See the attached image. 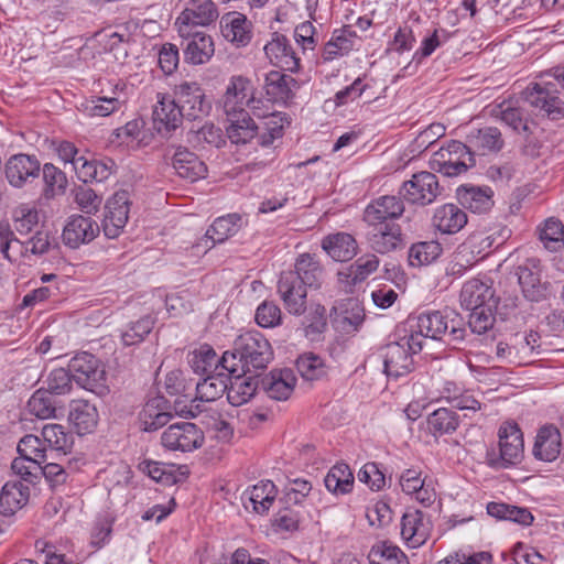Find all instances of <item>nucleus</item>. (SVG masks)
<instances>
[{
  "instance_id": "1",
  "label": "nucleus",
  "mask_w": 564,
  "mask_h": 564,
  "mask_svg": "<svg viewBox=\"0 0 564 564\" xmlns=\"http://www.w3.org/2000/svg\"><path fill=\"white\" fill-rule=\"evenodd\" d=\"M229 354L236 357L237 373L243 375L265 369L273 358L269 340L258 330H248L239 335Z\"/></svg>"
},
{
  "instance_id": "2",
  "label": "nucleus",
  "mask_w": 564,
  "mask_h": 564,
  "mask_svg": "<svg viewBox=\"0 0 564 564\" xmlns=\"http://www.w3.org/2000/svg\"><path fill=\"white\" fill-rule=\"evenodd\" d=\"M498 446L486 452V462L491 468L505 469L521 463L524 454L523 435L517 423L506 422L498 431Z\"/></svg>"
},
{
  "instance_id": "3",
  "label": "nucleus",
  "mask_w": 564,
  "mask_h": 564,
  "mask_svg": "<svg viewBox=\"0 0 564 564\" xmlns=\"http://www.w3.org/2000/svg\"><path fill=\"white\" fill-rule=\"evenodd\" d=\"M553 77L556 83L542 82L528 86L523 99L549 118L560 119L564 117V101L558 97L556 86L564 88V68H555Z\"/></svg>"
},
{
  "instance_id": "4",
  "label": "nucleus",
  "mask_w": 564,
  "mask_h": 564,
  "mask_svg": "<svg viewBox=\"0 0 564 564\" xmlns=\"http://www.w3.org/2000/svg\"><path fill=\"white\" fill-rule=\"evenodd\" d=\"M421 350V338L417 335H404L398 341L386 345L382 350L386 375L394 379L409 375L414 369L413 355Z\"/></svg>"
},
{
  "instance_id": "5",
  "label": "nucleus",
  "mask_w": 564,
  "mask_h": 564,
  "mask_svg": "<svg viewBox=\"0 0 564 564\" xmlns=\"http://www.w3.org/2000/svg\"><path fill=\"white\" fill-rule=\"evenodd\" d=\"M475 163L474 154L466 144L451 140L433 153L430 167L444 176L454 177L466 173Z\"/></svg>"
},
{
  "instance_id": "6",
  "label": "nucleus",
  "mask_w": 564,
  "mask_h": 564,
  "mask_svg": "<svg viewBox=\"0 0 564 564\" xmlns=\"http://www.w3.org/2000/svg\"><path fill=\"white\" fill-rule=\"evenodd\" d=\"M466 334V329L455 323L454 319L448 321V317L440 311L423 313L417 317L416 330L411 332L409 335H417L421 338L423 346L424 338L441 340L446 336V344L455 346L460 343Z\"/></svg>"
},
{
  "instance_id": "7",
  "label": "nucleus",
  "mask_w": 564,
  "mask_h": 564,
  "mask_svg": "<svg viewBox=\"0 0 564 564\" xmlns=\"http://www.w3.org/2000/svg\"><path fill=\"white\" fill-rule=\"evenodd\" d=\"M68 367L73 380L79 387L98 395L107 392L105 368L94 355L78 352L69 360Z\"/></svg>"
},
{
  "instance_id": "8",
  "label": "nucleus",
  "mask_w": 564,
  "mask_h": 564,
  "mask_svg": "<svg viewBox=\"0 0 564 564\" xmlns=\"http://www.w3.org/2000/svg\"><path fill=\"white\" fill-rule=\"evenodd\" d=\"M128 99L129 86L122 79H118L111 84L110 94L101 89L100 95L91 96L83 101L79 110L91 118L108 117L119 111L127 104Z\"/></svg>"
},
{
  "instance_id": "9",
  "label": "nucleus",
  "mask_w": 564,
  "mask_h": 564,
  "mask_svg": "<svg viewBox=\"0 0 564 564\" xmlns=\"http://www.w3.org/2000/svg\"><path fill=\"white\" fill-rule=\"evenodd\" d=\"M543 265L538 258H527L516 269L518 283L523 296L531 302H540L547 297L550 282L542 279Z\"/></svg>"
},
{
  "instance_id": "10",
  "label": "nucleus",
  "mask_w": 564,
  "mask_h": 564,
  "mask_svg": "<svg viewBox=\"0 0 564 564\" xmlns=\"http://www.w3.org/2000/svg\"><path fill=\"white\" fill-rule=\"evenodd\" d=\"M442 187L434 173L422 171L412 175V178L405 181L400 187L399 194L410 204L426 206L432 204L438 195Z\"/></svg>"
},
{
  "instance_id": "11",
  "label": "nucleus",
  "mask_w": 564,
  "mask_h": 564,
  "mask_svg": "<svg viewBox=\"0 0 564 564\" xmlns=\"http://www.w3.org/2000/svg\"><path fill=\"white\" fill-rule=\"evenodd\" d=\"M174 98L187 120L207 117L212 102L206 98L204 89L195 82H183L175 86Z\"/></svg>"
},
{
  "instance_id": "12",
  "label": "nucleus",
  "mask_w": 564,
  "mask_h": 564,
  "mask_svg": "<svg viewBox=\"0 0 564 564\" xmlns=\"http://www.w3.org/2000/svg\"><path fill=\"white\" fill-rule=\"evenodd\" d=\"M204 442L203 431L191 422L171 424L161 435V443L165 448L183 453L200 448Z\"/></svg>"
},
{
  "instance_id": "13",
  "label": "nucleus",
  "mask_w": 564,
  "mask_h": 564,
  "mask_svg": "<svg viewBox=\"0 0 564 564\" xmlns=\"http://www.w3.org/2000/svg\"><path fill=\"white\" fill-rule=\"evenodd\" d=\"M193 371L198 375L209 376L220 371L236 375V357L229 351H225L219 358L214 348L207 344L195 349L188 360Z\"/></svg>"
},
{
  "instance_id": "14",
  "label": "nucleus",
  "mask_w": 564,
  "mask_h": 564,
  "mask_svg": "<svg viewBox=\"0 0 564 564\" xmlns=\"http://www.w3.org/2000/svg\"><path fill=\"white\" fill-rule=\"evenodd\" d=\"M218 15L217 7L212 0H189L176 18L175 25L180 35H188V31L212 24Z\"/></svg>"
},
{
  "instance_id": "15",
  "label": "nucleus",
  "mask_w": 564,
  "mask_h": 564,
  "mask_svg": "<svg viewBox=\"0 0 564 564\" xmlns=\"http://www.w3.org/2000/svg\"><path fill=\"white\" fill-rule=\"evenodd\" d=\"M405 212L404 200L397 195H382L372 199L364 209L366 225L398 224Z\"/></svg>"
},
{
  "instance_id": "16",
  "label": "nucleus",
  "mask_w": 564,
  "mask_h": 564,
  "mask_svg": "<svg viewBox=\"0 0 564 564\" xmlns=\"http://www.w3.org/2000/svg\"><path fill=\"white\" fill-rule=\"evenodd\" d=\"M229 375L227 371H220L214 375L205 376L202 381L196 383V398L189 405V414L197 416L207 409L205 403H210L228 390Z\"/></svg>"
},
{
  "instance_id": "17",
  "label": "nucleus",
  "mask_w": 564,
  "mask_h": 564,
  "mask_svg": "<svg viewBox=\"0 0 564 564\" xmlns=\"http://www.w3.org/2000/svg\"><path fill=\"white\" fill-rule=\"evenodd\" d=\"M366 226V240L373 252L388 254L403 248L404 236L399 224Z\"/></svg>"
},
{
  "instance_id": "18",
  "label": "nucleus",
  "mask_w": 564,
  "mask_h": 564,
  "mask_svg": "<svg viewBox=\"0 0 564 564\" xmlns=\"http://www.w3.org/2000/svg\"><path fill=\"white\" fill-rule=\"evenodd\" d=\"M130 199L127 191H119L105 206L102 230L107 238L119 237L129 219Z\"/></svg>"
},
{
  "instance_id": "19",
  "label": "nucleus",
  "mask_w": 564,
  "mask_h": 564,
  "mask_svg": "<svg viewBox=\"0 0 564 564\" xmlns=\"http://www.w3.org/2000/svg\"><path fill=\"white\" fill-rule=\"evenodd\" d=\"M278 293L290 314L300 316L305 312L307 292L299 275L282 272L278 281Z\"/></svg>"
},
{
  "instance_id": "20",
  "label": "nucleus",
  "mask_w": 564,
  "mask_h": 564,
  "mask_svg": "<svg viewBox=\"0 0 564 564\" xmlns=\"http://www.w3.org/2000/svg\"><path fill=\"white\" fill-rule=\"evenodd\" d=\"M40 161L34 155L19 153L12 155L4 165V174L9 184L22 188L39 177Z\"/></svg>"
},
{
  "instance_id": "21",
  "label": "nucleus",
  "mask_w": 564,
  "mask_h": 564,
  "mask_svg": "<svg viewBox=\"0 0 564 564\" xmlns=\"http://www.w3.org/2000/svg\"><path fill=\"white\" fill-rule=\"evenodd\" d=\"M365 319V310L357 299L348 297L333 307L332 323L336 330L349 335L358 332Z\"/></svg>"
},
{
  "instance_id": "22",
  "label": "nucleus",
  "mask_w": 564,
  "mask_h": 564,
  "mask_svg": "<svg viewBox=\"0 0 564 564\" xmlns=\"http://www.w3.org/2000/svg\"><path fill=\"white\" fill-rule=\"evenodd\" d=\"M264 54L276 67L295 73L300 69V58L296 56L288 37L281 33H272L271 40L263 47Z\"/></svg>"
},
{
  "instance_id": "23",
  "label": "nucleus",
  "mask_w": 564,
  "mask_h": 564,
  "mask_svg": "<svg viewBox=\"0 0 564 564\" xmlns=\"http://www.w3.org/2000/svg\"><path fill=\"white\" fill-rule=\"evenodd\" d=\"M431 532L430 519L420 510L409 509L401 519V536L410 547H419L426 542Z\"/></svg>"
},
{
  "instance_id": "24",
  "label": "nucleus",
  "mask_w": 564,
  "mask_h": 564,
  "mask_svg": "<svg viewBox=\"0 0 564 564\" xmlns=\"http://www.w3.org/2000/svg\"><path fill=\"white\" fill-rule=\"evenodd\" d=\"M186 41L183 50L185 62L192 65H202L210 61L215 53L213 37L204 31L191 30L188 35H180Z\"/></svg>"
},
{
  "instance_id": "25",
  "label": "nucleus",
  "mask_w": 564,
  "mask_h": 564,
  "mask_svg": "<svg viewBox=\"0 0 564 564\" xmlns=\"http://www.w3.org/2000/svg\"><path fill=\"white\" fill-rule=\"evenodd\" d=\"M99 231L98 224L90 217L74 215L65 225L62 237L66 246L75 249L93 241Z\"/></svg>"
},
{
  "instance_id": "26",
  "label": "nucleus",
  "mask_w": 564,
  "mask_h": 564,
  "mask_svg": "<svg viewBox=\"0 0 564 564\" xmlns=\"http://www.w3.org/2000/svg\"><path fill=\"white\" fill-rule=\"evenodd\" d=\"M254 91L251 80L242 75L232 76L223 96V108L226 115L247 111L245 109L249 95Z\"/></svg>"
},
{
  "instance_id": "27",
  "label": "nucleus",
  "mask_w": 564,
  "mask_h": 564,
  "mask_svg": "<svg viewBox=\"0 0 564 564\" xmlns=\"http://www.w3.org/2000/svg\"><path fill=\"white\" fill-rule=\"evenodd\" d=\"M299 82L291 75L279 70H271L265 75L264 89L269 100L286 105L295 96Z\"/></svg>"
},
{
  "instance_id": "28",
  "label": "nucleus",
  "mask_w": 564,
  "mask_h": 564,
  "mask_svg": "<svg viewBox=\"0 0 564 564\" xmlns=\"http://www.w3.org/2000/svg\"><path fill=\"white\" fill-rule=\"evenodd\" d=\"M456 195L459 204L475 214H486L495 205L494 191L489 186L462 185Z\"/></svg>"
},
{
  "instance_id": "29",
  "label": "nucleus",
  "mask_w": 564,
  "mask_h": 564,
  "mask_svg": "<svg viewBox=\"0 0 564 564\" xmlns=\"http://www.w3.org/2000/svg\"><path fill=\"white\" fill-rule=\"evenodd\" d=\"M68 421L77 434L85 435L95 431L99 421V413L95 404L87 400H73L69 403Z\"/></svg>"
},
{
  "instance_id": "30",
  "label": "nucleus",
  "mask_w": 564,
  "mask_h": 564,
  "mask_svg": "<svg viewBox=\"0 0 564 564\" xmlns=\"http://www.w3.org/2000/svg\"><path fill=\"white\" fill-rule=\"evenodd\" d=\"M561 447L562 437L558 429L545 425L538 431L532 453L539 460L553 462L558 457Z\"/></svg>"
},
{
  "instance_id": "31",
  "label": "nucleus",
  "mask_w": 564,
  "mask_h": 564,
  "mask_svg": "<svg viewBox=\"0 0 564 564\" xmlns=\"http://www.w3.org/2000/svg\"><path fill=\"white\" fill-rule=\"evenodd\" d=\"M223 36L237 47L249 44L252 37V25L241 13H228L221 19Z\"/></svg>"
},
{
  "instance_id": "32",
  "label": "nucleus",
  "mask_w": 564,
  "mask_h": 564,
  "mask_svg": "<svg viewBox=\"0 0 564 564\" xmlns=\"http://www.w3.org/2000/svg\"><path fill=\"white\" fill-rule=\"evenodd\" d=\"M156 98L153 119L158 130L161 131L163 128L167 131L176 129L182 123L185 115L175 98H170L163 94H158Z\"/></svg>"
},
{
  "instance_id": "33",
  "label": "nucleus",
  "mask_w": 564,
  "mask_h": 564,
  "mask_svg": "<svg viewBox=\"0 0 564 564\" xmlns=\"http://www.w3.org/2000/svg\"><path fill=\"white\" fill-rule=\"evenodd\" d=\"M172 165L177 175L189 182L205 177L206 164L186 148H178L172 158Z\"/></svg>"
},
{
  "instance_id": "34",
  "label": "nucleus",
  "mask_w": 564,
  "mask_h": 564,
  "mask_svg": "<svg viewBox=\"0 0 564 564\" xmlns=\"http://www.w3.org/2000/svg\"><path fill=\"white\" fill-rule=\"evenodd\" d=\"M30 487L22 481H8L0 490V514L11 517L29 501Z\"/></svg>"
},
{
  "instance_id": "35",
  "label": "nucleus",
  "mask_w": 564,
  "mask_h": 564,
  "mask_svg": "<svg viewBox=\"0 0 564 564\" xmlns=\"http://www.w3.org/2000/svg\"><path fill=\"white\" fill-rule=\"evenodd\" d=\"M467 224V214L455 204L437 207L433 215V226L446 235L460 231Z\"/></svg>"
},
{
  "instance_id": "36",
  "label": "nucleus",
  "mask_w": 564,
  "mask_h": 564,
  "mask_svg": "<svg viewBox=\"0 0 564 564\" xmlns=\"http://www.w3.org/2000/svg\"><path fill=\"white\" fill-rule=\"evenodd\" d=\"M459 299L460 305L465 310L495 305L496 303L492 289L478 279H471L464 283Z\"/></svg>"
},
{
  "instance_id": "37",
  "label": "nucleus",
  "mask_w": 564,
  "mask_h": 564,
  "mask_svg": "<svg viewBox=\"0 0 564 564\" xmlns=\"http://www.w3.org/2000/svg\"><path fill=\"white\" fill-rule=\"evenodd\" d=\"M380 261L375 253H367L359 257L354 263L338 272V279L348 286H355L364 282L379 268Z\"/></svg>"
},
{
  "instance_id": "38",
  "label": "nucleus",
  "mask_w": 564,
  "mask_h": 564,
  "mask_svg": "<svg viewBox=\"0 0 564 564\" xmlns=\"http://www.w3.org/2000/svg\"><path fill=\"white\" fill-rule=\"evenodd\" d=\"M165 401L162 398L149 400L139 413L140 429L152 432L166 425L172 415L165 410Z\"/></svg>"
},
{
  "instance_id": "39",
  "label": "nucleus",
  "mask_w": 564,
  "mask_h": 564,
  "mask_svg": "<svg viewBox=\"0 0 564 564\" xmlns=\"http://www.w3.org/2000/svg\"><path fill=\"white\" fill-rule=\"evenodd\" d=\"M229 375L227 400L234 406L247 403L257 392L258 379L254 376Z\"/></svg>"
},
{
  "instance_id": "40",
  "label": "nucleus",
  "mask_w": 564,
  "mask_h": 564,
  "mask_svg": "<svg viewBox=\"0 0 564 564\" xmlns=\"http://www.w3.org/2000/svg\"><path fill=\"white\" fill-rule=\"evenodd\" d=\"M226 116L229 122L227 135L232 143L246 144L257 135L258 127L248 111Z\"/></svg>"
},
{
  "instance_id": "41",
  "label": "nucleus",
  "mask_w": 564,
  "mask_h": 564,
  "mask_svg": "<svg viewBox=\"0 0 564 564\" xmlns=\"http://www.w3.org/2000/svg\"><path fill=\"white\" fill-rule=\"evenodd\" d=\"M323 249L335 261L345 262L352 259L357 253L355 238L346 232L327 236L322 241Z\"/></svg>"
},
{
  "instance_id": "42",
  "label": "nucleus",
  "mask_w": 564,
  "mask_h": 564,
  "mask_svg": "<svg viewBox=\"0 0 564 564\" xmlns=\"http://www.w3.org/2000/svg\"><path fill=\"white\" fill-rule=\"evenodd\" d=\"M296 378L290 369L272 371L262 383L269 398L284 401L292 394Z\"/></svg>"
},
{
  "instance_id": "43",
  "label": "nucleus",
  "mask_w": 564,
  "mask_h": 564,
  "mask_svg": "<svg viewBox=\"0 0 564 564\" xmlns=\"http://www.w3.org/2000/svg\"><path fill=\"white\" fill-rule=\"evenodd\" d=\"M299 275L305 286L319 288L323 281V268L314 254H301L294 264V270L288 271Z\"/></svg>"
},
{
  "instance_id": "44",
  "label": "nucleus",
  "mask_w": 564,
  "mask_h": 564,
  "mask_svg": "<svg viewBox=\"0 0 564 564\" xmlns=\"http://www.w3.org/2000/svg\"><path fill=\"white\" fill-rule=\"evenodd\" d=\"M43 189L42 196L46 200L63 196L66 193L68 181L66 174L52 163H45L42 167Z\"/></svg>"
},
{
  "instance_id": "45",
  "label": "nucleus",
  "mask_w": 564,
  "mask_h": 564,
  "mask_svg": "<svg viewBox=\"0 0 564 564\" xmlns=\"http://www.w3.org/2000/svg\"><path fill=\"white\" fill-rule=\"evenodd\" d=\"M354 474L345 463L334 465L324 479L327 490L334 495L349 494L354 488Z\"/></svg>"
},
{
  "instance_id": "46",
  "label": "nucleus",
  "mask_w": 564,
  "mask_h": 564,
  "mask_svg": "<svg viewBox=\"0 0 564 564\" xmlns=\"http://www.w3.org/2000/svg\"><path fill=\"white\" fill-rule=\"evenodd\" d=\"M242 226V218L239 214H228L214 220L206 231V237L213 243H221L229 237L235 236Z\"/></svg>"
},
{
  "instance_id": "47",
  "label": "nucleus",
  "mask_w": 564,
  "mask_h": 564,
  "mask_svg": "<svg viewBox=\"0 0 564 564\" xmlns=\"http://www.w3.org/2000/svg\"><path fill=\"white\" fill-rule=\"evenodd\" d=\"M356 37V32L348 28L335 30L330 40L324 46L323 58L333 61L337 56L348 54L354 47Z\"/></svg>"
},
{
  "instance_id": "48",
  "label": "nucleus",
  "mask_w": 564,
  "mask_h": 564,
  "mask_svg": "<svg viewBox=\"0 0 564 564\" xmlns=\"http://www.w3.org/2000/svg\"><path fill=\"white\" fill-rule=\"evenodd\" d=\"M369 564H409L403 551L389 541L375 543L368 553Z\"/></svg>"
},
{
  "instance_id": "49",
  "label": "nucleus",
  "mask_w": 564,
  "mask_h": 564,
  "mask_svg": "<svg viewBox=\"0 0 564 564\" xmlns=\"http://www.w3.org/2000/svg\"><path fill=\"white\" fill-rule=\"evenodd\" d=\"M459 425V416L453 410L440 408L427 417L429 431L434 436L454 433Z\"/></svg>"
},
{
  "instance_id": "50",
  "label": "nucleus",
  "mask_w": 564,
  "mask_h": 564,
  "mask_svg": "<svg viewBox=\"0 0 564 564\" xmlns=\"http://www.w3.org/2000/svg\"><path fill=\"white\" fill-rule=\"evenodd\" d=\"M442 251L441 243L435 240L415 242L408 252L409 264L416 268L429 265L441 256Z\"/></svg>"
},
{
  "instance_id": "51",
  "label": "nucleus",
  "mask_w": 564,
  "mask_h": 564,
  "mask_svg": "<svg viewBox=\"0 0 564 564\" xmlns=\"http://www.w3.org/2000/svg\"><path fill=\"white\" fill-rule=\"evenodd\" d=\"M538 231L540 241L549 251L557 252L564 248V225L561 220L554 217L547 218Z\"/></svg>"
},
{
  "instance_id": "52",
  "label": "nucleus",
  "mask_w": 564,
  "mask_h": 564,
  "mask_svg": "<svg viewBox=\"0 0 564 564\" xmlns=\"http://www.w3.org/2000/svg\"><path fill=\"white\" fill-rule=\"evenodd\" d=\"M487 513L498 520H508L521 525H530L533 516L527 508H520L501 502H489Z\"/></svg>"
},
{
  "instance_id": "53",
  "label": "nucleus",
  "mask_w": 564,
  "mask_h": 564,
  "mask_svg": "<svg viewBox=\"0 0 564 564\" xmlns=\"http://www.w3.org/2000/svg\"><path fill=\"white\" fill-rule=\"evenodd\" d=\"M467 139L471 147L482 153H486L487 151H499L503 147L501 132L496 127H485L471 131Z\"/></svg>"
},
{
  "instance_id": "54",
  "label": "nucleus",
  "mask_w": 564,
  "mask_h": 564,
  "mask_svg": "<svg viewBox=\"0 0 564 564\" xmlns=\"http://www.w3.org/2000/svg\"><path fill=\"white\" fill-rule=\"evenodd\" d=\"M0 252L10 262L29 254L26 242L18 239L8 224H0Z\"/></svg>"
},
{
  "instance_id": "55",
  "label": "nucleus",
  "mask_w": 564,
  "mask_h": 564,
  "mask_svg": "<svg viewBox=\"0 0 564 564\" xmlns=\"http://www.w3.org/2000/svg\"><path fill=\"white\" fill-rule=\"evenodd\" d=\"M42 437L47 445L58 452L66 454L73 446V435L65 426L56 423H48L42 427Z\"/></svg>"
},
{
  "instance_id": "56",
  "label": "nucleus",
  "mask_w": 564,
  "mask_h": 564,
  "mask_svg": "<svg viewBox=\"0 0 564 564\" xmlns=\"http://www.w3.org/2000/svg\"><path fill=\"white\" fill-rule=\"evenodd\" d=\"M302 326L310 340H318L327 326L326 308L321 304H312L302 321Z\"/></svg>"
},
{
  "instance_id": "57",
  "label": "nucleus",
  "mask_w": 564,
  "mask_h": 564,
  "mask_svg": "<svg viewBox=\"0 0 564 564\" xmlns=\"http://www.w3.org/2000/svg\"><path fill=\"white\" fill-rule=\"evenodd\" d=\"M276 495L275 485L271 480L260 481L249 491V501L257 513L267 512Z\"/></svg>"
},
{
  "instance_id": "58",
  "label": "nucleus",
  "mask_w": 564,
  "mask_h": 564,
  "mask_svg": "<svg viewBox=\"0 0 564 564\" xmlns=\"http://www.w3.org/2000/svg\"><path fill=\"white\" fill-rule=\"evenodd\" d=\"M494 112L501 119V121L512 128V130L519 133H527L529 131L523 109L519 106H514L512 101H502L497 106Z\"/></svg>"
},
{
  "instance_id": "59",
  "label": "nucleus",
  "mask_w": 564,
  "mask_h": 564,
  "mask_svg": "<svg viewBox=\"0 0 564 564\" xmlns=\"http://www.w3.org/2000/svg\"><path fill=\"white\" fill-rule=\"evenodd\" d=\"M12 219L14 231L21 236H26L37 228L40 215L35 207L22 204L14 208Z\"/></svg>"
},
{
  "instance_id": "60",
  "label": "nucleus",
  "mask_w": 564,
  "mask_h": 564,
  "mask_svg": "<svg viewBox=\"0 0 564 564\" xmlns=\"http://www.w3.org/2000/svg\"><path fill=\"white\" fill-rule=\"evenodd\" d=\"M29 412L41 420H46L55 415L56 408L52 394L47 391H35L28 402Z\"/></svg>"
},
{
  "instance_id": "61",
  "label": "nucleus",
  "mask_w": 564,
  "mask_h": 564,
  "mask_svg": "<svg viewBox=\"0 0 564 564\" xmlns=\"http://www.w3.org/2000/svg\"><path fill=\"white\" fill-rule=\"evenodd\" d=\"M18 453L20 456L33 459L35 463H45L47 460L46 449L40 437L29 434L22 437L18 444Z\"/></svg>"
},
{
  "instance_id": "62",
  "label": "nucleus",
  "mask_w": 564,
  "mask_h": 564,
  "mask_svg": "<svg viewBox=\"0 0 564 564\" xmlns=\"http://www.w3.org/2000/svg\"><path fill=\"white\" fill-rule=\"evenodd\" d=\"M296 369L305 380H317L325 375L323 360L313 354L300 356L296 360Z\"/></svg>"
},
{
  "instance_id": "63",
  "label": "nucleus",
  "mask_w": 564,
  "mask_h": 564,
  "mask_svg": "<svg viewBox=\"0 0 564 564\" xmlns=\"http://www.w3.org/2000/svg\"><path fill=\"white\" fill-rule=\"evenodd\" d=\"M263 118L265 119L267 132L261 135V143L262 145H270L275 139L282 137L283 129L290 124V121L286 115L282 112L267 113V117Z\"/></svg>"
},
{
  "instance_id": "64",
  "label": "nucleus",
  "mask_w": 564,
  "mask_h": 564,
  "mask_svg": "<svg viewBox=\"0 0 564 564\" xmlns=\"http://www.w3.org/2000/svg\"><path fill=\"white\" fill-rule=\"evenodd\" d=\"M153 328V321L150 317H143L134 323L122 333L121 339L124 346H133L144 340Z\"/></svg>"
}]
</instances>
